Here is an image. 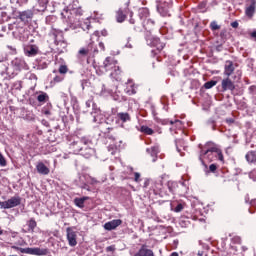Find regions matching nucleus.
<instances>
[{
	"instance_id": "obj_1",
	"label": "nucleus",
	"mask_w": 256,
	"mask_h": 256,
	"mask_svg": "<svg viewBox=\"0 0 256 256\" xmlns=\"http://www.w3.org/2000/svg\"><path fill=\"white\" fill-rule=\"evenodd\" d=\"M62 19L64 23H67L69 27H79L83 21V9L71 8V6L65 8L62 13Z\"/></svg>"
},
{
	"instance_id": "obj_2",
	"label": "nucleus",
	"mask_w": 256,
	"mask_h": 256,
	"mask_svg": "<svg viewBox=\"0 0 256 256\" xmlns=\"http://www.w3.org/2000/svg\"><path fill=\"white\" fill-rule=\"evenodd\" d=\"M89 145H91V140L87 137L78 138L76 141H73L70 144V148L74 153H81V151L85 150L87 152H82V155L86 157V159H89L91 155H93V150L89 148Z\"/></svg>"
},
{
	"instance_id": "obj_3",
	"label": "nucleus",
	"mask_w": 256,
	"mask_h": 256,
	"mask_svg": "<svg viewBox=\"0 0 256 256\" xmlns=\"http://www.w3.org/2000/svg\"><path fill=\"white\" fill-rule=\"evenodd\" d=\"M12 249H16V251H20V253H25L26 255H37V256H43L47 255V249L43 248H20L17 246H13Z\"/></svg>"
},
{
	"instance_id": "obj_4",
	"label": "nucleus",
	"mask_w": 256,
	"mask_h": 256,
	"mask_svg": "<svg viewBox=\"0 0 256 256\" xmlns=\"http://www.w3.org/2000/svg\"><path fill=\"white\" fill-rule=\"evenodd\" d=\"M127 15H130V17H133V11L129 9V3H126V6L124 8H119L116 11V21L117 23H123L125 19H127Z\"/></svg>"
},
{
	"instance_id": "obj_5",
	"label": "nucleus",
	"mask_w": 256,
	"mask_h": 256,
	"mask_svg": "<svg viewBox=\"0 0 256 256\" xmlns=\"http://www.w3.org/2000/svg\"><path fill=\"white\" fill-rule=\"evenodd\" d=\"M21 205V197L13 196L7 201L0 202V209H13V207H19Z\"/></svg>"
},
{
	"instance_id": "obj_6",
	"label": "nucleus",
	"mask_w": 256,
	"mask_h": 256,
	"mask_svg": "<svg viewBox=\"0 0 256 256\" xmlns=\"http://www.w3.org/2000/svg\"><path fill=\"white\" fill-rule=\"evenodd\" d=\"M213 153L216 154V157H218V160L221 161L222 163L225 162V158L223 157V152L221 151V149L217 148V147H211L208 150H201L200 152V157H203L204 155H213Z\"/></svg>"
},
{
	"instance_id": "obj_7",
	"label": "nucleus",
	"mask_w": 256,
	"mask_h": 256,
	"mask_svg": "<svg viewBox=\"0 0 256 256\" xmlns=\"http://www.w3.org/2000/svg\"><path fill=\"white\" fill-rule=\"evenodd\" d=\"M67 233V241L70 247H76L77 246V232L73 230V228L68 227L66 229Z\"/></svg>"
},
{
	"instance_id": "obj_8",
	"label": "nucleus",
	"mask_w": 256,
	"mask_h": 256,
	"mask_svg": "<svg viewBox=\"0 0 256 256\" xmlns=\"http://www.w3.org/2000/svg\"><path fill=\"white\" fill-rule=\"evenodd\" d=\"M222 91H233L235 89V82L231 77L226 76L221 82Z\"/></svg>"
},
{
	"instance_id": "obj_9",
	"label": "nucleus",
	"mask_w": 256,
	"mask_h": 256,
	"mask_svg": "<svg viewBox=\"0 0 256 256\" xmlns=\"http://www.w3.org/2000/svg\"><path fill=\"white\" fill-rule=\"evenodd\" d=\"M248 1L250 4L246 5L245 15L246 17H249V19H252L256 11V0H248Z\"/></svg>"
},
{
	"instance_id": "obj_10",
	"label": "nucleus",
	"mask_w": 256,
	"mask_h": 256,
	"mask_svg": "<svg viewBox=\"0 0 256 256\" xmlns=\"http://www.w3.org/2000/svg\"><path fill=\"white\" fill-rule=\"evenodd\" d=\"M24 53L26 57H35L39 53V47L37 45L28 44L24 47Z\"/></svg>"
},
{
	"instance_id": "obj_11",
	"label": "nucleus",
	"mask_w": 256,
	"mask_h": 256,
	"mask_svg": "<svg viewBox=\"0 0 256 256\" xmlns=\"http://www.w3.org/2000/svg\"><path fill=\"white\" fill-rule=\"evenodd\" d=\"M235 73V64L231 60H227L224 65V72L223 75L225 77H231Z\"/></svg>"
},
{
	"instance_id": "obj_12",
	"label": "nucleus",
	"mask_w": 256,
	"mask_h": 256,
	"mask_svg": "<svg viewBox=\"0 0 256 256\" xmlns=\"http://www.w3.org/2000/svg\"><path fill=\"white\" fill-rule=\"evenodd\" d=\"M117 65V60H115L112 57H107L104 62H103V68L105 71H111L112 69L116 68Z\"/></svg>"
},
{
	"instance_id": "obj_13",
	"label": "nucleus",
	"mask_w": 256,
	"mask_h": 256,
	"mask_svg": "<svg viewBox=\"0 0 256 256\" xmlns=\"http://www.w3.org/2000/svg\"><path fill=\"white\" fill-rule=\"evenodd\" d=\"M122 223L123 221L121 219L112 220L104 224V229L106 231H113L117 229V227H119V225H121Z\"/></svg>"
},
{
	"instance_id": "obj_14",
	"label": "nucleus",
	"mask_w": 256,
	"mask_h": 256,
	"mask_svg": "<svg viewBox=\"0 0 256 256\" xmlns=\"http://www.w3.org/2000/svg\"><path fill=\"white\" fill-rule=\"evenodd\" d=\"M18 19L23 23L29 21V19H33V10L18 12Z\"/></svg>"
},
{
	"instance_id": "obj_15",
	"label": "nucleus",
	"mask_w": 256,
	"mask_h": 256,
	"mask_svg": "<svg viewBox=\"0 0 256 256\" xmlns=\"http://www.w3.org/2000/svg\"><path fill=\"white\" fill-rule=\"evenodd\" d=\"M133 256H155V253L143 245Z\"/></svg>"
},
{
	"instance_id": "obj_16",
	"label": "nucleus",
	"mask_w": 256,
	"mask_h": 256,
	"mask_svg": "<svg viewBox=\"0 0 256 256\" xmlns=\"http://www.w3.org/2000/svg\"><path fill=\"white\" fill-rule=\"evenodd\" d=\"M36 171L37 173H39L40 175H49V173H51V170L49 169V167H47L45 165V163L43 162H38L36 165Z\"/></svg>"
},
{
	"instance_id": "obj_17",
	"label": "nucleus",
	"mask_w": 256,
	"mask_h": 256,
	"mask_svg": "<svg viewBox=\"0 0 256 256\" xmlns=\"http://www.w3.org/2000/svg\"><path fill=\"white\" fill-rule=\"evenodd\" d=\"M110 77L115 79V81H121V68L116 66L114 69L111 70Z\"/></svg>"
},
{
	"instance_id": "obj_18",
	"label": "nucleus",
	"mask_w": 256,
	"mask_h": 256,
	"mask_svg": "<svg viewBox=\"0 0 256 256\" xmlns=\"http://www.w3.org/2000/svg\"><path fill=\"white\" fill-rule=\"evenodd\" d=\"M152 191H154L155 195L161 193V189H163V181H154L151 186Z\"/></svg>"
},
{
	"instance_id": "obj_19",
	"label": "nucleus",
	"mask_w": 256,
	"mask_h": 256,
	"mask_svg": "<svg viewBox=\"0 0 256 256\" xmlns=\"http://www.w3.org/2000/svg\"><path fill=\"white\" fill-rule=\"evenodd\" d=\"M117 117L122 123H127V121H131V116L127 112H120L117 114Z\"/></svg>"
},
{
	"instance_id": "obj_20",
	"label": "nucleus",
	"mask_w": 256,
	"mask_h": 256,
	"mask_svg": "<svg viewBox=\"0 0 256 256\" xmlns=\"http://www.w3.org/2000/svg\"><path fill=\"white\" fill-rule=\"evenodd\" d=\"M89 199V197H82V198H75L74 204L76 207H79L80 209H83L85 207V202Z\"/></svg>"
},
{
	"instance_id": "obj_21",
	"label": "nucleus",
	"mask_w": 256,
	"mask_h": 256,
	"mask_svg": "<svg viewBox=\"0 0 256 256\" xmlns=\"http://www.w3.org/2000/svg\"><path fill=\"white\" fill-rule=\"evenodd\" d=\"M91 45L93 44H89L86 48H81L78 51V57H87L91 52Z\"/></svg>"
},
{
	"instance_id": "obj_22",
	"label": "nucleus",
	"mask_w": 256,
	"mask_h": 256,
	"mask_svg": "<svg viewBox=\"0 0 256 256\" xmlns=\"http://www.w3.org/2000/svg\"><path fill=\"white\" fill-rule=\"evenodd\" d=\"M48 3L49 0H38L37 11H39L40 13L45 11V9H47Z\"/></svg>"
},
{
	"instance_id": "obj_23",
	"label": "nucleus",
	"mask_w": 256,
	"mask_h": 256,
	"mask_svg": "<svg viewBox=\"0 0 256 256\" xmlns=\"http://www.w3.org/2000/svg\"><path fill=\"white\" fill-rule=\"evenodd\" d=\"M246 161H248V163H256V151H249L246 154Z\"/></svg>"
},
{
	"instance_id": "obj_24",
	"label": "nucleus",
	"mask_w": 256,
	"mask_h": 256,
	"mask_svg": "<svg viewBox=\"0 0 256 256\" xmlns=\"http://www.w3.org/2000/svg\"><path fill=\"white\" fill-rule=\"evenodd\" d=\"M126 93L128 95H135V93H137V90L135 88V84L133 82H129L128 83V87H127Z\"/></svg>"
},
{
	"instance_id": "obj_25",
	"label": "nucleus",
	"mask_w": 256,
	"mask_h": 256,
	"mask_svg": "<svg viewBox=\"0 0 256 256\" xmlns=\"http://www.w3.org/2000/svg\"><path fill=\"white\" fill-rule=\"evenodd\" d=\"M27 225L29 228L28 231H31L33 233V231H35V227H37V221H35V218H31L27 221Z\"/></svg>"
},
{
	"instance_id": "obj_26",
	"label": "nucleus",
	"mask_w": 256,
	"mask_h": 256,
	"mask_svg": "<svg viewBox=\"0 0 256 256\" xmlns=\"http://www.w3.org/2000/svg\"><path fill=\"white\" fill-rule=\"evenodd\" d=\"M37 101L39 103H45L46 101H49V95L45 92H41V94L37 96Z\"/></svg>"
},
{
	"instance_id": "obj_27",
	"label": "nucleus",
	"mask_w": 256,
	"mask_h": 256,
	"mask_svg": "<svg viewBox=\"0 0 256 256\" xmlns=\"http://www.w3.org/2000/svg\"><path fill=\"white\" fill-rule=\"evenodd\" d=\"M154 45L157 49V51H163V49H165V44L161 43V40H159L158 38L154 39Z\"/></svg>"
},
{
	"instance_id": "obj_28",
	"label": "nucleus",
	"mask_w": 256,
	"mask_h": 256,
	"mask_svg": "<svg viewBox=\"0 0 256 256\" xmlns=\"http://www.w3.org/2000/svg\"><path fill=\"white\" fill-rule=\"evenodd\" d=\"M140 131L145 135H153V133H155V131H153V129L149 128L148 126H141Z\"/></svg>"
},
{
	"instance_id": "obj_29",
	"label": "nucleus",
	"mask_w": 256,
	"mask_h": 256,
	"mask_svg": "<svg viewBox=\"0 0 256 256\" xmlns=\"http://www.w3.org/2000/svg\"><path fill=\"white\" fill-rule=\"evenodd\" d=\"M175 187H177V183H175L173 181L167 182L168 191H170L171 193H175Z\"/></svg>"
},
{
	"instance_id": "obj_30",
	"label": "nucleus",
	"mask_w": 256,
	"mask_h": 256,
	"mask_svg": "<svg viewBox=\"0 0 256 256\" xmlns=\"http://www.w3.org/2000/svg\"><path fill=\"white\" fill-rule=\"evenodd\" d=\"M210 29L211 31H219V29H221V25L217 24V21H212L210 23Z\"/></svg>"
},
{
	"instance_id": "obj_31",
	"label": "nucleus",
	"mask_w": 256,
	"mask_h": 256,
	"mask_svg": "<svg viewBox=\"0 0 256 256\" xmlns=\"http://www.w3.org/2000/svg\"><path fill=\"white\" fill-rule=\"evenodd\" d=\"M69 71V68H67V65H61L58 69V73H60V75H67Z\"/></svg>"
},
{
	"instance_id": "obj_32",
	"label": "nucleus",
	"mask_w": 256,
	"mask_h": 256,
	"mask_svg": "<svg viewBox=\"0 0 256 256\" xmlns=\"http://www.w3.org/2000/svg\"><path fill=\"white\" fill-rule=\"evenodd\" d=\"M140 17L141 19H147V17H149V10H147L146 8H142L140 10Z\"/></svg>"
},
{
	"instance_id": "obj_33",
	"label": "nucleus",
	"mask_w": 256,
	"mask_h": 256,
	"mask_svg": "<svg viewBox=\"0 0 256 256\" xmlns=\"http://www.w3.org/2000/svg\"><path fill=\"white\" fill-rule=\"evenodd\" d=\"M215 85H217V81L215 80H211V81H208L204 84V87L206 89H213V87H215Z\"/></svg>"
},
{
	"instance_id": "obj_34",
	"label": "nucleus",
	"mask_w": 256,
	"mask_h": 256,
	"mask_svg": "<svg viewBox=\"0 0 256 256\" xmlns=\"http://www.w3.org/2000/svg\"><path fill=\"white\" fill-rule=\"evenodd\" d=\"M183 209H185V203H179V204H177V206L175 208H173V211L175 213H181V211H183Z\"/></svg>"
},
{
	"instance_id": "obj_35",
	"label": "nucleus",
	"mask_w": 256,
	"mask_h": 256,
	"mask_svg": "<svg viewBox=\"0 0 256 256\" xmlns=\"http://www.w3.org/2000/svg\"><path fill=\"white\" fill-rule=\"evenodd\" d=\"M65 79L64 75H57L54 77L53 81L51 83H61Z\"/></svg>"
},
{
	"instance_id": "obj_36",
	"label": "nucleus",
	"mask_w": 256,
	"mask_h": 256,
	"mask_svg": "<svg viewBox=\"0 0 256 256\" xmlns=\"http://www.w3.org/2000/svg\"><path fill=\"white\" fill-rule=\"evenodd\" d=\"M183 145H185V141L183 139L176 140V149L178 151H181V147H183Z\"/></svg>"
},
{
	"instance_id": "obj_37",
	"label": "nucleus",
	"mask_w": 256,
	"mask_h": 256,
	"mask_svg": "<svg viewBox=\"0 0 256 256\" xmlns=\"http://www.w3.org/2000/svg\"><path fill=\"white\" fill-rule=\"evenodd\" d=\"M148 153H152V155H157L159 153V147L153 146L150 149H147Z\"/></svg>"
},
{
	"instance_id": "obj_38",
	"label": "nucleus",
	"mask_w": 256,
	"mask_h": 256,
	"mask_svg": "<svg viewBox=\"0 0 256 256\" xmlns=\"http://www.w3.org/2000/svg\"><path fill=\"white\" fill-rule=\"evenodd\" d=\"M0 167H7V159L5 156L0 152Z\"/></svg>"
},
{
	"instance_id": "obj_39",
	"label": "nucleus",
	"mask_w": 256,
	"mask_h": 256,
	"mask_svg": "<svg viewBox=\"0 0 256 256\" xmlns=\"http://www.w3.org/2000/svg\"><path fill=\"white\" fill-rule=\"evenodd\" d=\"M170 125H176V127H178L179 129H181V127H183V122L180 120H170Z\"/></svg>"
},
{
	"instance_id": "obj_40",
	"label": "nucleus",
	"mask_w": 256,
	"mask_h": 256,
	"mask_svg": "<svg viewBox=\"0 0 256 256\" xmlns=\"http://www.w3.org/2000/svg\"><path fill=\"white\" fill-rule=\"evenodd\" d=\"M134 181L136 183H141V174L140 173H138V172L134 173Z\"/></svg>"
},
{
	"instance_id": "obj_41",
	"label": "nucleus",
	"mask_w": 256,
	"mask_h": 256,
	"mask_svg": "<svg viewBox=\"0 0 256 256\" xmlns=\"http://www.w3.org/2000/svg\"><path fill=\"white\" fill-rule=\"evenodd\" d=\"M115 245H111V246H108L106 247V251L107 253H115Z\"/></svg>"
},
{
	"instance_id": "obj_42",
	"label": "nucleus",
	"mask_w": 256,
	"mask_h": 256,
	"mask_svg": "<svg viewBox=\"0 0 256 256\" xmlns=\"http://www.w3.org/2000/svg\"><path fill=\"white\" fill-rule=\"evenodd\" d=\"M209 170L211 171V173H215V171H217V165L216 164H211L209 166Z\"/></svg>"
},
{
	"instance_id": "obj_43",
	"label": "nucleus",
	"mask_w": 256,
	"mask_h": 256,
	"mask_svg": "<svg viewBox=\"0 0 256 256\" xmlns=\"http://www.w3.org/2000/svg\"><path fill=\"white\" fill-rule=\"evenodd\" d=\"M249 177L250 179H256V170H252L250 173H249Z\"/></svg>"
},
{
	"instance_id": "obj_44",
	"label": "nucleus",
	"mask_w": 256,
	"mask_h": 256,
	"mask_svg": "<svg viewBox=\"0 0 256 256\" xmlns=\"http://www.w3.org/2000/svg\"><path fill=\"white\" fill-rule=\"evenodd\" d=\"M230 25H231V27H232L233 29H237V28L239 27V22L234 21V22H232Z\"/></svg>"
},
{
	"instance_id": "obj_45",
	"label": "nucleus",
	"mask_w": 256,
	"mask_h": 256,
	"mask_svg": "<svg viewBox=\"0 0 256 256\" xmlns=\"http://www.w3.org/2000/svg\"><path fill=\"white\" fill-rule=\"evenodd\" d=\"M251 39H254L256 41V30H254L252 33H250Z\"/></svg>"
},
{
	"instance_id": "obj_46",
	"label": "nucleus",
	"mask_w": 256,
	"mask_h": 256,
	"mask_svg": "<svg viewBox=\"0 0 256 256\" xmlns=\"http://www.w3.org/2000/svg\"><path fill=\"white\" fill-rule=\"evenodd\" d=\"M250 205H251L252 207H256V199L250 201Z\"/></svg>"
},
{
	"instance_id": "obj_47",
	"label": "nucleus",
	"mask_w": 256,
	"mask_h": 256,
	"mask_svg": "<svg viewBox=\"0 0 256 256\" xmlns=\"http://www.w3.org/2000/svg\"><path fill=\"white\" fill-rule=\"evenodd\" d=\"M97 183H99L95 178H92L91 179V184L92 185H95V184H97Z\"/></svg>"
},
{
	"instance_id": "obj_48",
	"label": "nucleus",
	"mask_w": 256,
	"mask_h": 256,
	"mask_svg": "<svg viewBox=\"0 0 256 256\" xmlns=\"http://www.w3.org/2000/svg\"><path fill=\"white\" fill-rule=\"evenodd\" d=\"M130 23H131V25H135V19H133V17H130Z\"/></svg>"
},
{
	"instance_id": "obj_49",
	"label": "nucleus",
	"mask_w": 256,
	"mask_h": 256,
	"mask_svg": "<svg viewBox=\"0 0 256 256\" xmlns=\"http://www.w3.org/2000/svg\"><path fill=\"white\" fill-rule=\"evenodd\" d=\"M256 87L255 86H250L249 90L250 91H255Z\"/></svg>"
},
{
	"instance_id": "obj_50",
	"label": "nucleus",
	"mask_w": 256,
	"mask_h": 256,
	"mask_svg": "<svg viewBox=\"0 0 256 256\" xmlns=\"http://www.w3.org/2000/svg\"><path fill=\"white\" fill-rule=\"evenodd\" d=\"M171 256H179V253L173 252V253L171 254Z\"/></svg>"
},
{
	"instance_id": "obj_51",
	"label": "nucleus",
	"mask_w": 256,
	"mask_h": 256,
	"mask_svg": "<svg viewBox=\"0 0 256 256\" xmlns=\"http://www.w3.org/2000/svg\"><path fill=\"white\" fill-rule=\"evenodd\" d=\"M149 186V181H146L145 183H144V187H148Z\"/></svg>"
},
{
	"instance_id": "obj_52",
	"label": "nucleus",
	"mask_w": 256,
	"mask_h": 256,
	"mask_svg": "<svg viewBox=\"0 0 256 256\" xmlns=\"http://www.w3.org/2000/svg\"><path fill=\"white\" fill-rule=\"evenodd\" d=\"M126 47H129L131 49L132 46H131V44H127Z\"/></svg>"
},
{
	"instance_id": "obj_53",
	"label": "nucleus",
	"mask_w": 256,
	"mask_h": 256,
	"mask_svg": "<svg viewBox=\"0 0 256 256\" xmlns=\"http://www.w3.org/2000/svg\"><path fill=\"white\" fill-rule=\"evenodd\" d=\"M0 235H3V230L0 229Z\"/></svg>"
},
{
	"instance_id": "obj_54",
	"label": "nucleus",
	"mask_w": 256,
	"mask_h": 256,
	"mask_svg": "<svg viewBox=\"0 0 256 256\" xmlns=\"http://www.w3.org/2000/svg\"><path fill=\"white\" fill-rule=\"evenodd\" d=\"M45 114H46V115H49V111H46Z\"/></svg>"
},
{
	"instance_id": "obj_55",
	"label": "nucleus",
	"mask_w": 256,
	"mask_h": 256,
	"mask_svg": "<svg viewBox=\"0 0 256 256\" xmlns=\"http://www.w3.org/2000/svg\"><path fill=\"white\" fill-rule=\"evenodd\" d=\"M99 45H100V47H103V43H100Z\"/></svg>"
}]
</instances>
